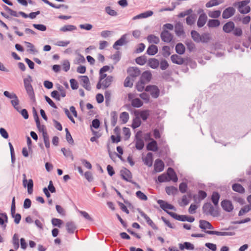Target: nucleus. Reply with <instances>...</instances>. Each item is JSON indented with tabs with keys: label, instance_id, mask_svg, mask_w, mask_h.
Instances as JSON below:
<instances>
[{
	"label": "nucleus",
	"instance_id": "f257e3e1",
	"mask_svg": "<svg viewBox=\"0 0 251 251\" xmlns=\"http://www.w3.org/2000/svg\"><path fill=\"white\" fill-rule=\"evenodd\" d=\"M158 180L160 182H163L172 180L176 182L177 181V177L174 170L169 168L167 174H163L158 177Z\"/></svg>",
	"mask_w": 251,
	"mask_h": 251
},
{
	"label": "nucleus",
	"instance_id": "f03ea898",
	"mask_svg": "<svg viewBox=\"0 0 251 251\" xmlns=\"http://www.w3.org/2000/svg\"><path fill=\"white\" fill-rule=\"evenodd\" d=\"M32 81V79L31 76L30 75L27 76L26 78L24 79V84L26 92L30 100L34 101L35 98L33 89L31 84Z\"/></svg>",
	"mask_w": 251,
	"mask_h": 251
},
{
	"label": "nucleus",
	"instance_id": "7ed1b4c3",
	"mask_svg": "<svg viewBox=\"0 0 251 251\" xmlns=\"http://www.w3.org/2000/svg\"><path fill=\"white\" fill-rule=\"evenodd\" d=\"M35 120L36 121V123L37 127L39 128L40 131L42 132V136L43 137L45 147L47 149H49L50 147V142L49 136L45 129L44 126L40 125L39 118H38V117L36 112H35Z\"/></svg>",
	"mask_w": 251,
	"mask_h": 251
},
{
	"label": "nucleus",
	"instance_id": "20e7f679",
	"mask_svg": "<svg viewBox=\"0 0 251 251\" xmlns=\"http://www.w3.org/2000/svg\"><path fill=\"white\" fill-rule=\"evenodd\" d=\"M167 213L173 217L174 219H176L178 221H188L189 222H193L194 221L195 219L192 216H187L183 215H179L176 213L173 212H168Z\"/></svg>",
	"mask_w": 251,
	"mask_h": 251
},
{
	"label": "nucleus",
	"instance_id": "39448f33",
	"mask_svg": "<svg viewBox=\"0 0 251 251\" xmlns=\"http://www.w3.org/2000/svg\"><path fill=\"white\" fill-rule=\"evenodd\" d=\"M23 185L25 188H27L28 193L31 194L33 192V182L31 179L27 180L25 174L23 175Z\"/></svg>",
	"mask_w": 251,
	"mask_h": 251
},
{
	"label": "nucleus",
	"instance_id": "423d86ee",
	"mask_svg": "<svg viewBox=\"0 0 251 251\" xmlns=\"http://www.w3.org/2000/svg\"><path fill=\"white\" fill-rule=\"evenodd\" d=\"M250 0H247L239 3L238 10L243 14H246L250 12V7L248 5Z\"/></svg>",
	"mask_w": 251,
	"mask_h": 251
},
{
	"label": "nucleus",
	"instance_id": "0eeeda50",
	"mask_svg": "<svg viewBox=\"0 0 251 251\" xmlns=\"http://www.w3.org/2000/svg\"><path fill=\"white\" fill-rule=\"evenodd\" d=\"M146 91L150 93L153 98H156L158 97L159 91L157 86L155 85L148 86Z\"/></svg>",
	"mask_w": 251,
	"mask_h": 251
},
{
	"label": "nucleus",
	"instance_id": "6e6552de",
	"mask_svg": "<svg viewBox=\"0 0 251 251\" xmlns=\"http://www.w3.org/2000/svg\"><path fill=\"white\" fill-rule=\"evenodd\" d=\"M139 212L143 218L146 220L147 224L150 226L153 229H157V227L156 225L152 222L150 217L146 214L143 211L139 210Z\"/></svg>",
	"mask_w": 251,
	"mask_h": 251
},
{
	"label": "nucleus",
	"instance_id": "1a4fd4ad",
	"mask_svg": "<svg viewBox=\"0 0 251 251\" xmlns=\"http://www.w3.org/2000/svg\"><path fill=\"white\" fill-rule=\"evenodd\" d=\"M121 175L123 178L126 181L131 182L132 175L131 172L126 169H123L121 171Z\"/></svg>",
	"mask_w": 251,
	"mask_h": 251
},
{
	"label": "nucleus",
	"instance_id": "9d476101",
	"mask_svg": "<svg viewBox=\"0 0 251 251\" xmlns=\"http://www.w3.org/2000/svg\"><path fill=\"white\" fill-rule=\"evenodd\" d=\"M134 113L136 116H138L140 118H141L143 121H145L150 115V111L149 110H136Z\"/></svg>",
	"mask_w": 251,
	"mask_h": 251
},
{
	"label": "nucleus",
	"instance_id": "9b49d317",
	"mask_svg": "<svg viewBox=\"0 0 251 251\" xmlns=\"http://www.w3.org/2000/svg\"><path fill=\"white\" fill-rule=\"evenodd\" d=\"M205 232L208 234L216 235L217 236H232L234 235V233L232 232H222L213 230H207Z\"/></svg>",
	"mask_w": 251,
	"mask_h": 251
},
{
	"label": "nucleus",
	"instance_id": "f8f14e48",
	"mask_svg": "<svg viewBox=\"0 0 251 251\" xmlns=\"http://www.w3.org/2000/svg\"><path fill=\"white\" fill-rule=\"evenodd\" d=\"M141 135V132L139 131L136 135V145L135 147L137 150H142L144 146L143 140L139 137Z\"/></svg>",
	"mask_w": 251,
	"mask_h": 251
},
{
	"label": "nucleus",
	"instance_id": "ddd939ff",
	"mask_svg": "<svg viewBox=\"0 0 251 251\" xmlns=\"http://www.w3.org/2000/svg\"><path fill=\"white\" fill-rule=\"evenodd\" d=\"M221 206L226 211L230 212L233 209V206L231 202L228 200H224L221 202Z\"/></svg>",
	"mask_w": 251,
	"mask_h": 251
},
{
	"label": "nucleus",
	"instance_id": "4468645a",
	"mask_svg": "<svg viewBox=\"0 0 251 251\" xmlns=\"http://www.w3.org/2000/svg\"><path fill=\"white\" fill-rule=\"evenodd\" d=\"M164 164L163 162L160 159H156L154 164V169L156 172H160L163 170Z\"/></svg>",
	"mask_w": 251,
	"mask_h": 251
},
{
	"label": "nucleus",
	"instance_id": "2eb2a0df",
	"mask_svg": "<svg viewBox=\"0 0 251 251\" xmlns=\"http://www.w3.org/2000/svg\"><path fill=\"white\" fill-rule=\"evenodd\" d=\"M80 82L83 87L88 90L91 89L89 79L87 76L82 75L80 76Z\"/></svg>",
	"mask_w": 251,
	"mask_h": 251
},
{
	"label": "nucleus",
	"instance_id": "dca6fc26",
	"mask_svg": "<svg viewBox=\"0 0 251 251\" xmlns=\"http://www.w3.org/2000/svg\"><path fill=\"white\" fill-rule=\"evenodd\" d=\"M127 73L132 78L136 77L140 75V71L136 67H130L127 70Z\"/></svg>",
	"mask_w": 251,
	"mask_h": 251
},
{
	"label": "nucleus",
	"instance_id": "f3484780",
	"mask_svg": "<svg viewBox=\"0 0 251 251\" xmlns=\"http://www.w3.org/2000/svg\"><path fill=\"white\" fill-rule=\"evenodd\" d=\"M157 203L160 205L161 208H162L165 211H167V209L175 210V207L174 206L163 201V200H158Z\"/></svg>",
	"mask_w": 251,
	"mask_h": 251
},
{
	"label": "nucleus",
	"instance_id": "a211bd4d",
	"mask_svg": "<svg viewBox=\"0 0 251 251\" xmlns=\"http://www.w3.org/2000/svg\"><path fill=\"white\" fill-rule=\"evenodd\" d=\"M142 159L145 164L149 167L152 166L153 161L152 153L148 152L145 156L143 157Z\"/></svg>",
	"mask_w": 251,
	"mask_h": 251
},
{
	"label": "nucleus",
	"instance_id": "6ab92c4d",
	"mask_svg": "<svg viewBox=\"0 0 251 251\" xmlns=\"http://www.w3.org/2000/svg\"><path fill=\"white\" fill-rule=\"evenodd\" d=\"M161 38L164 42H170L173 38L172 34L167 30H164L161 34Z\"/></svg>",
	"mask_w": 251,
	"mask_h": 251
},
{
	"label": "nucleus",
	"instance_id": "aec40b11",
	"mask_svg": "<svg viewBox=\"0 0 251 251\" xmlns=\"http://www.w3.org/2000/svg\"><path fill=\"white\" fill-rule=\"evenodd\" d=\"M235 12V9L233 7H228L223 13L222 16L224 19H227L231 17Z\"/></svg>",
	"mask_w": 251,
	"mask_h": 251
},
{
	"label": "nucleus",
	"instance_id": "412c9836",
	"mask_svg": "<svg viewBox=\"0 0 251 251\" xmlns=\"http://www.w3.org/2000/svg\"><path fill=\"white\" fill-rule=\"evenodd\" d=\"M199 227L202 229H214L213 226L208 221L201 220L200 221Z\"/></svg>",
	"mask_w": 251,
	"mask_h": 251
},
{
	"label": "nucleus",
	"instance_id": "4be33fe9",
	"mask_svg": "<svg viewBox=\"0 0 251 251\" xmlns=\"http://www.w3.org/2000/svg\"><path fill=\"white\" fill-rule=\"evenodd\" d=\"M153 14V12L151 11H147L145 12L141 13L138 15H136L132 18L133 20H136L140 19L147 18L151 16Z\"/></svg>",
	"mask_w": 251,
	"mask_h": 251
},
{
	"label": "nucleus",
	"instance_id": "5701e85b",
	"mask_svg": "<svg viewBox=\"0 0 251 251\" xmlns=\"http://www.w3.org/2000/svg\"><path fill=\"white\" fill-rule=\"evenodd\" d=\"M207 17L205 14L202 13L201 14L198 19L197 22V25L199 27H202L206 23L207 21Z\"/></svg>",
	"mask_w": 251,
	"mask_h": 251
},
{
	"label": "nucleus",
	"instance_id": "b1692460",
	"mask_svg": "<svg viewBox=\"0 0 251 251\" xmlns=\"http://www.w3.org/2000/svg\"><path fill=\"white\" fill-rule=\"evenodd\" d=\"M127 35V34L123 35L120 39L117 40L113 45V48L116 50H118L117 48L118 46H121L126 44V39Z\"/></svg>",
	"mask_w": 251,
	"mask_h": 251
},
{
	"label": "nucleus",
	"instance_id": "393cba45",
	"mask_svg": "<svg viewBox=\"0 0 251 251\" xmlns=\"http://www.w3.org/2000/svg\"><path fill=\"white\" fill-rule=\"evenodd\" d=\"M234 26L233 22H227L224 25L223 30L226 33H230L234 29Z\"/></svg>",
	"mask_w": 251,
	"mask_h": 251
},
{
	"label": "nucleus",
	"instance_id": "a878e982",
	"mask_svg": "<svg viewBox=\"0 0 251 251\" xmlns=\"http://www.w3.org/2000/svg\"><path fill=\"white\" fill-rule=\"evenodd\" d=\"M77 28L75 25H67L61 27L60 28V31L63 32H66L68 31H73L76 30Z\"/></svg>",
	"mask_w": 251,
	"mask_h": 251
},
{
	"label": "nucleus",
	"instance_id": "bb28decb",
	"mask_svg": "<svg viewBox=\"0 0 251 251\" xmlns=\"http://www.w3.org/2000/svg\"><path fill=\"white\" fill-rule=\"evenodd\" d=\"M172 61L175 64L181 65L183 63L184 60L183 58L176 54L172 55L171 57Z\"/></svg>",
	"mask_w": 251,
	"mask_h": 251
},
{
	"label": "nucleus",
	"instance_id": "cd10ccee",
	"mask_svg": "<svg viewBox=\"0 0 251 251\" xmlns=\"http://www.w3.org/2000/svg\"><path fill=\"white\" fill-rule=\"evenodd\" d=\"M113 80V76L111 75L107 76L105 79L102 80V87L106 88L108 87L111 84Z\"/></svg>",
	"mask_w": 251,
	"mask_h": 251
},
{
	"label": "nucleus",
	"instance_id": "c85d7f7f",
	"mask_svg": "<svg viewBox=\"0 0 251 251\" xmlns=\"http://www.w3.org/2000/svg\"><path fill=\"white\" fill-rule=\"evenodd\" d=\"M151 74L149 71L144 72L141 77V80L146 83L148 82L151 79Z\"/></svg>",
	"mask_w": 251,
	"mask_h": 251
},
{
	"label": "nucleus",
	"instance_id": "c756f323",
	"mask_svg": "<svg viewBox=\"0 0 251 251\" xmlns=\"http://www.w3.org/2000/svg\"><path fill=\"white\" fill-rule=\"evenodd\" d=\"M25 44L26 45L27 48V51L32 54H36L38 52L37 50L36 49L34 45L27 42H25Z\"/></svg>",
	"mask_w": 251,
	"mask_h": 251
},
{
	"label": "nucleus",
	"instance_id": "7c9ffc66",
	"mask_svg": "<svg viewBox=\"0 0 251 251\" xmlns=\"http://www.w3.org/2000/svg\"><path fill=\"white\" fill-rule=\"evenodd\" d=\"M158 52V48L155 45L150 46L147 50V53L150 55H153Z\"/></svg>",
	"mask_w": 251,
	"mask_h": 251
},
{
	"label": "nucleus",
	"instance_id": "2f4dec72",
	"mask_svg": "<svg viewBox=\"0 0 251 251\" xmlns=\"http://www.w3.org/2000/svg\"><path fill=\"white\" fill-rule=\"evenodd\" d=\"M179 247L181 250H183L184 249L188 250H193L194 249V246L189 242H185L183 244H179Z\"/></svg>",
	"mask_w": 251,
	"mask_h": 251
},
{
	"label": "nucleus",
	"instance_id": "473e14b6",
	"mask_svg": "<svg viewBox=\"0 0 251 251\" xmlns=\"http://www.w3.org/2000/svg\"><path fill=\"white\" fill-rule=\"evenodd\" d=\"M67 230L69 233H73L76 229V226L73 222H68L66 223Z\"/></svg>",
	"mask_w": 251,
	"mask_h": 251
},
{
	"label": "nucleus",
	"instance_id": "72a5a7b5",
	"mask_svg": "<svg viewBox=\"0 0 251 251\" xmlns=\"http://www.w3.org/2000/svg\"><path fill=\"white\" fill-rule=\"evenodd\" d=\"M148 65L151 68L156 69L158 67L159 62L157 59L151 58L149 60Z\"/></svg>",
	"mask_w": 251,
	"mask_h": 251
},
{
	"label": "nucleus",
	"instance_id": "f704fd0d",
	"mask_svg": "<svg viewBox=\"0 0 251 251\" xmlns=\"http://www.w3.org/2000/svg\"><path fill=\"white\" fill-rule=\"evenodd\" d=\"M147 40L150 43L155 44H158L160 41V39L158 37L152 34L148 36Z\"/></svg>",
	"mask_w": 251,
	"mask_h": 251
},
{
	"label": "nucleus",
	"instance_id": "c9c22d12",
	"mask_svg": "<svg viewBox=\"0 0 251 251\" xmlns=\"http://www.w3.org/2000/svg\"><path fill=\"white\" fill-rule=\"evenodd\" d=\"M175 31L176 35L180 36L183 33L182 24L178 22L176 24L175 26Z\"/></svg>",
	"mask_w": 251,
	"mask_h": 251
},
{
	"label": "nucleus",
	"instance_id": "e433bc0d",
	"mask_svg": "<svg viewBox=\"0 0 251 251\" xmlns=\"http://www.w3.org/2000/svg\"><path fill=\"white\" fill-rule=\"evenodd\" d=\"M147 149L150 151H156L157 150V145L156 142L152 140L148 144Z\"/></svg>",
	"mask_w": 251,
	"mask_h": 251
},
{
	"label": "nucleus",
	"instance_id": "4c0bfd02",
	"mask_svg": "<svg viewBox=\"0 0 251 251\" xmlns=\"http://www.w3.org/2000/svg\"><path fill=\"white\" fill-rule=\"evenodd\" d=\"M12 242L14 248L15 250H17L19 248V235L15 233L14 234Z\"/></svg>",
	"mask_w": 251,
	"mask_h": 251
},
{
	"label": "nucleus",
	"instance_id": "58836bf2",
	"mask_svg": "<svg viewBox=\"0 0 251 251\" xmlns=\"http://www.w3.org/2000/svg\"><path fill=\"white\" fill-rule=\"evenodd\" d=\"M105 12L111 16H116L118 13L112 7L110 6H106L105 7Z\"/></svg>",
	"mask_w": 251,
	"mask_h": 251
},
{
	"label": "nucleus",
	"instance_id": "ea45409f",
	"mask_svg": "<svg viewBox=\"0 0 251 251\" xmlns=\"http://www.w3.org/2000/svg\"><path fill=\"white\" fill-rule=\"evenodd\" d=\"M185 50V47L182 44L179 43L176 45V50L177 53L182 54L184 53Z\"/></svg>",
	"mask_w": 251,
	"mask_h": 251
},
{
	"label": "nucleus",
	"instance_id": "a19ab883",
	"mask_svg": "<svg viewBox=\"0 0 251 251\" xmlns=\"http://www.w3.org/2000/svg\"><path fill=\"white\" fill-rule=\"evenodd\" d=\"M220 22L218 20H209L207 25L209 27H216L219 26Z\"/></svg>",
	"mask_w": 251,
	"mask_h": 251
},
{
	"label": "nucleus",
	"instance_id": "79ce46f5",
	"mask_svg": "<svg viewBox=\"0 0 251 251\" xmlns=\"http://www.w3.org/2000/svg\"><path fill=\"white\" fill-rule=\"evenodd\" d=\"M222 2V0H211L206 4V7H211L214 6H216Z\"/></svg>",
	"mask_w": 251,
	"mask_h": 251
},
{
	"label": "nucleus",
	"instance_id": "37998d69",
	"mask_svg": "<svg viewBox=\"0 0 251 251\" xmlns=\"http://www.w3.org/2000/svg\"><path fill=\"white\" fill-rule=\"evenodd\" d=\"M11 103L16 110L20 111L19 100L17 96H16V98H14L11 100Z\"/></svg>",
	"mask_w": 251,
	"mask_h": 251
},
{
	"label": "nucleus",
	"instance_id": "c03bdc74",
	"mask_svg": "<svg viewBox=\"0 0 251 251\" xmlns=\"http://www.w3.org/2000/svg\"><path fill=\"white\" fill-rule=\"evenodd\" d=\"M166 192L169 195H173L177 193V189L174 186H169L166 188Z\"/></svg>",
	"mask_w": 251,
	"mask_h": 251
},
{
	"label": "nucleus",
	"instance_id": "a18cd8bd",
	"mask_svg": "<svg viewBox=\"0 0 251 251\" xmlns=\"http://www.w3.org/2000/svg\"><path fill=\"white\" fill-rule=\"evenodd\" d=\"M211 39L210 34L208 33H203L201 35L200 42L207 43Z\"/></svg>",
	"mask_w": 251,
	"mask_h": 251
},
{
	"label": "nucleus",
	"instance_id": "49530a36",
	"mask_svg": "<svg viewBox=\"0 0 251 251\" xmlns=\"http://www.w3.org/2000/svg\"><path fill=\"white\" fill-rule=\"evenodd\" d=\"M219 199L220 195L217 192H213L212 195L211 200L215 205H218Z\"/></svg>",
	"mask_w": 251,
	"mask_h": 251
},
{
	"label": "nucleus",
	"instance_id": "de8ad7c7",
	"mask_svg": "<svg viewBox=\"0 0 251 251\" xmlns=\"http://www.w3.org/2000/svg\"><path fill=\"white\" fill-rule=\"evenodd\" d=\"M141 121L140 117L138 116H136V117L133 119L132 127L133 128L135 129L141 125Z\"/></svg>",
	"mask_w": 251,
	"mask_h": 251
},
{
	"label": "nucleus",
	"instance_id": "09e8293b",
	"mask_svg": "<svg viewBox=\"0 0 251 251\" xmlns=\"http://www.w3.org/2000/svg\"><path fill=\"white\" fill-rule=\"evenodd\" d=\"M131 102L132 105L135 107H140L143 105L142 101L138 98L133 99Z\"/></svg>",
	"mask_w": 251,
	"mask_h": 251
},
{
	"label": "nucleus",
	"instance_id": "8fccbe9b",
	"mask_svg": "<svg viewBox=\"0 0 251 251\" xmlns=\"http://www.w3.org/2000/svg\"><path fill=\"white\" fill-rule=\"evenodd\" d=\"M190 200V197L189 196L184 195L182 198L181 201L179 203L180 205L185 206L188 204Z\"/></svg>",
	"mask_w": 251,
	"mask_h": 251
},
{
	"label": "nucleus",
	"instance_id": "3c124183",
	"mask_svg": "<svg viewBox=\"0 0 251 251\" xmlns=\"http://www.w3.org/2000/svg\"><path fill=\"white\" fill-rule=\"evenodd\" d=\"M120 118L124 124L126 123L129 119L128 113L126 112L121 113L120 116Z\"/></svg>",
	"mask_w": 251,
	"mask_h": 251
},
{
	"label": "nucleus",
	"instance_id": "603ef678",
	"mask_svg": "<svg viewBox=\"0 0 251 251\" xmlns=\"http://www.w3.org/2000/svg\"><path fill=\"white\" fill-rule=\"evenodd\" d=\"M221 11L220 10L210 11L208 12V16L212 18H218L221 15Z\"/></svg>",
	"mask_w": 251,
	"mask_h": 251
},
{
	"label": "nucleus",
	"instance_id": "864d4df0",
	"mask_svg": "<svg viewBox=\"0 0 251 251\" xmlns=\"http://www.w3.org/2000/svg\"><path fill=\"white\" fill-rule=\"evenodd\" d=\"M134 79L130 76H128L125 79L124 82V86L125 87H131L133 85V81Z\"/></svg>",
	"mask_w": 251,
	"mask_h": 251
},
{
	"label": "nucleus",
	"instance_id": "5fc2aeb1",
	"mask_svg": "<svg viewBox=\"0 0 251 251\" xmlns=\"http://www.w3.org/2000/svg\"><path fill=\"white\" fill-rule=\"evenodd\" d=\"M232 189L234 191L239 192L243 193L244 192V188L243 186L239 184H234L232 185Z\"/></svg>",
	"mask_w": 251,
	"mask_h": 251
},
{
	"label": "nucleus",
	"instance_id": "6e6d98bb",
	"mask_svg": "<svg viewBox=\"0 0 251 251\" xmlns=\"http://www.w3.org/2000/svg\"><path fill=\"white\" fill-rule=\"evenodd\" d=\"M7 216L6 214H2L1 216H0V225H1L3 228H5L6 227V225L4 224V223L7 222Z\"/></svg>",
	"mask_w": 251,
	"mask_h": 251
},
{
	"label": "nucleus",
	"instance_id": "4d7b16f0",
	"mask_svg": "<svg viewBox=\"0 0 251 251\" xmlns=\"http://www.w3.org/2000/svg\"><path fill=\"white\" fill-rule=\"evenodd\" d=\"M251 210V206H250L249 205H246L243 208H241V209L240 210L239 212V216H242L245 213L248 212Z\"/></svg>",
	"mask_w": 251,
	"mask_h": 251
},
{
	"label": "nucleus",
	"instance_id": "13d9d810",
	"mask_svg": "<svg viewBox=\"0 0 251 251\" xmlns=\"http://www.w3.org/2000/svg\"><path fill=\"white\" fill-rule=\"evenodd\" d=\"M136 196L140 200L146 201L148 200L147 196L141 191H137Z\"/></svg>",
	"mask_w": 251,
	"mask_h": 251
},
{
	"label": "nucleus",
	"instance_id": "bf43d9fd",
	"mask_svg": "<svg viewBox=\"0 0 251 251\" xmlns=\"http://www.w3.org/2000/svg\"><path fill=\"white\" fill-rule=\"evenodd\" d=\"M61 151L63 152L64 156L66 157H70L72 159H74L73 155L70 149H66L65 148H62Z\"/></svg>",
	"mask_w": 251,
	"mask_h": 251
},
{
	"label": "nucleus",
	"instance_id": "052dcab7",
	"mask_svg": "<svg viewBox=\"0 0 251 251\" xmlns=\"http://www.w3.org/2000/svg\"><path fill=\"white\" fill-rule=\"evenodd\" d=\"M170 50V47L167 46H164L162 48L163 55L165 57L169 56L171 54Z\"/></svg>",
	"mask_w": 251,
	"mask_h": 251
},
{
	"label": "nucleus",
	"instance_id": "680f3d73",
	"mask_svg": "<svg viewBox=\"0 0 251 251\" xmlns=\"http://www.w3.org/2000/svg\"><path fill=\"white\" fill-rule=\"evenodd\" d=\"M123 134L125 136V140L128 139L131 135L130 129L126 127H124L123 129Z\"/></svg>",
	"mask_w": 251,
	"mask_h": 251
},
{
	"label": "nucleus",
	"instance_id": "e2e57ef3",
	"mask_svg": "<svg viewBox=\"0 0 251 251\" xmlns=\"http://www.w3.org/2000/svg\"><path fill=\"white\" fill-rule=\"evenodd\" d=\"M135 61L138 64L140 65H143L146 63L147 58L145 56H141L137 57Z\"/></svg>",
	"mask_w": 251,
	"mask_h": 251
},
{
	"label": "nucleus",
	"instance_id": "0e129e2a",
	"mask_svg": "<svg viewBox=\"0 0 251 251\" xmlns=\"http://www.w3.org/2000/svg\"><path fill=\"white\" fill-rule=\"evenodd\" d=\"M191 36L193 40L196 42H200L201 35L196 31L193 30L191 31Z\"/></svg>",
	"mask_w": 251,
	"mask_h": 251
},
{
	"label": "nucleus",
	"instance_id": "69168bd1",
	"mask_svg": "<svg viewBox=\"0 0 251 251\" xmlns=\"http://www.w3.org/2000/svg\"><path fill=\"white\" fill-rule=\"evenodd\" d=\"M78 212L86 220L90 221H93L92 218L89 215V214L87 212L81 210H79Z\"/></svg>",
	"mask_w": 251,
	"mask_h": 251
},
{
	"label": "nucleus",
	"instance_id": "338daca9",
	"mask_svg": "<svg viewBox=\"0 0 251 251\" xmlns=\"http://www.w3.org/2000/svg\"><path fill=\"white\" fill-rule=\"evenodd\" d=\"M145 83L146 82L143 81H142L140 79V81H139L136 85L137 90L139 92L142 91L144 89Z\"/></svg>",
	"mask_w": 251,
	"mask_h": 251
},
{
	"label": "nucleus",
	"instance_id": "774afa93",
	"mask_svg": "<svg viewBox=\"0 0 251 251\" xmlns=\"http://www.w3.org/2000/svg\"><path fill=\"white\" fill-rule=\"evenodd\" d=\"M51 223L54 226H56L59 227L62 224L63 222L60 219L57 218H53L51 220Z\"/></svg>",
	"mask_w": 251,
	"mask_h": 251
}]
</instances>
